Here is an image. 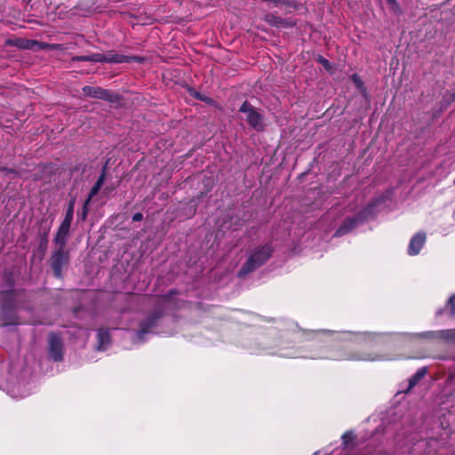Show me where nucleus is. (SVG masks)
<instances>
[{"label": "nucleus", "mask_w": 455, "mask_h": 455, "mask_svg": "<svg viewBox=\"0 0 455 455\" xmlns=\"http://www.w3.org/2000/svg\"><path fill=\"white\" fill-rule=\"evenodd\" d=\"M444 444L445 442L443 440H421L414 444L413 451H418L421 448H425L422 455H433L438 451L440 447H442Z\"/></svg>", "instance_id": "nucleus-8"}, {"label": "nucleus", "mask_w": 455, "mask_h": 455, "mask_svg": "<svg viewBox=\"0 0 455 455\" xmlns=\"http://www.w3.org/2000/svg\"><path fill=\"white\" fill-rule=\"evenodd\" d=\"M49 355L55 362L61 361L63 358V342L56 333H52L49 337Z\"/></svg>", "instance_id": "nucleus-7"}, {"label": "nucleus", "mask_w": 455, "mask_h": 455, "mask_svg": "<svg viewBox=\"0 0 455 455\" xmlns=\"http://www.w3.org/2000/svg\"><path fill=\"white\" fill-rule=\"evenodd\" d=\"M411 336L415 339H419V338L432 339L435 337V333L432 331H425V332L411 334Z\"/></svg>", "instance_id": "nucleus-22"}, {"label": "nucleus", "mask_w": 455, "mask_h": 455, "mask_svg": "<svg viewBox=\"0 0 455 455\" xmlns=\"http://www.w3.org/2000/svg\"><path fill=\"white\" fill-rule=\"evenodd\" d=\"M160 314L156 313L150 315L148 320L140 324V329L135 333L134 339L138 341L143 342L144 336L152 332V329L156 325Z\"/></svg>", "instance_id": "nucleus-9"}, {"label": "nucleus", "mask_w": 455, "mask_h": 455, "mask_svg": "<svg viewBox=\"0 0 455 455\" xmlns=\"http://www.w3.org/2000/svg\"><path fill=\"white\" fill-rule=\"evenodd\" d=\"M448 304L451 307V314L455 315V294L450 298Z\"/></svg>", "instance_id": "nucleus-25"}, {"label": "nucleus", "mask_w": 455, "mask_h": 455, "mask_svg": "<svg viewBox=\"0 0 455 455\" xmlns=\"http://www.w3.org/2000/svg\"><path fill=\"white\" fill-rule=\"evenodd\" d=\"M406 438H407L408 440H412V439H413V438H410V435H407V436H406Z\"/></svg>", "instance_id": "nucleus-34"}, {"label": "nucleus", "mask_w": 455, "mask_h": 455, "mask_svg": "<svg viewBox=\"0 0 455 455\" xmlns=\"http://www.w3.org/2000/svg\"><path fill=\"white\" fill-rule=\"evenodd\" d=\"M453 184H454V186H455V178H454V180H453Z\"/></svg>", "instance_id": "nucleus-36"}, {"label": "nucleus", "mask_w": 455, "mask_h": 455, "mask_svg": "<svg viewBox=\"0 0 455 455\" xmlns=\"http://www.w3.org/2000/svg\"><path fill=\"white\" fill-rule=\"evenodd\" d=\"M72 221L68 220H63L60 226L59 227V229L57 231V234L54 237V243L61 247H65V244L68 240L70 226Z\"/></svg>", "instance_id": "nucleus-11"}, {"label": "nucleus", "mask_w": 455, "mask_h": 455, "mask_svg": "<svg viewBox=\"0 0 455 455\" xmlns=\"http://www.w3.org/2000/svg\"><path fill=\"white\" fill-rule=\"evenodd\" d=\"M2 172H4V175L8 177H14L18 174L17 172L11 169H3Z\"/></svg>", "instance_id": "nucleus-26"}, {"label": "nucleus", "mask_w": 455, "mask_h": 455, "mask_svg": "<svg viewBox=\"0 0 455 455\" xmlns=\"http://www.w3.org/2000/svg\"><path fill=\"white\" fill-rule=\"evenodd\" d=\"M73 60L77 61H91L101 63H130L133 61L142 63L145 61L144 57L118 54L114 51H109L106 53L96 52L89 55L77 56L73 58Z\"/></svg>", "instance_id": "nucleus-2"}, {"label": "nucleus", "mask_w": 455, "mask_h": 455, "mask_svg": "<svg viewBox=\"0 0 455 455\" xmlns=\"http://www.w3.org/2000/svg\"><path fill=\"white\" fill-rule=\"evenodd\" d=\"M83 92L85 95L92 98L101 99L108 101L112 100V93L109 91L100 87L84 86L83 88Z\"/></svg>", "instance_id": "nucleus-12"}, {"label": "nucleus", "mask_w": 455, "mask_h": 455, "mask_svg": "<svg viewBox=\"0 0 455 455\" xmlns=\"http://www.w3.org/2000/svg\"><path fill=\"white\" fill-rule=\"evenodd\" d=\"M0 388L6 391V393L14 399H21L30 395L32 391L31 387L21 386L20 383L18 386H10L6 384V387H0Z\"/></svg>", "instance_id": "nucleus-10"}, {"label": "nucleus", "mask_w": 455, "mask_h": 455, "mask_svg": "<svg viewBox=\"0 0 455 455\" xmlns=\"http://www.w3.org/2000/svg\"><path fill=\"white\" fill-rule=\"evenodd\" d=\"M446 338L455 339V330H449L446 331Z\"/></svg>", "instance_id": "nucleus-28"}, {"label": "nucleus", "mask_w": 455, "mask_h": 455, "mask_svg": "<svg viewBox=\"0 0 455 455\" xmlns=\"http://www.w3.org/2000/svg\"><path fill=\"white\" fill-rule=\"evenodd\" d=\"M278 355L283 357H303L310 359H330V360H347V361H363L376 362L393 360L388 355L377 352L375 348L368 343H361L360 347H355L352 344H347L340 347H321L319 352H310L309 354H302L297 350L286 351V346L280 343Z\"/></svg>", "instance_id": "nucleus-1"}, {"label": "nucleus", "mask_w": 455, "mask_h": 455, "mask_svg": "<svg viewBox=\"0 0 455 455\" xmlns=\"http://www.w3.org/2000/svg\"><path fill=\"white\" fill-rule=\"evenodd\" d=\"M46 243H47V239H46V237H44V239H42L40 245L41 246L46 245Z\"/></svg>", "instance_id": "nucleus-32"}, {"label": "nucleus", "mask_w": 455, "mask_h": 455, "mask_svg": "<svg viewBox=\"0 0 455 455\" xmlns=\"http://www.w3.org/2000/svg\"><path fill=\"white\" fill-rule=\"evenodd\" d=\"M426 243V235L424 233H418L413 235L408 246V253L411 256L419 254V251Z\"/></svg>", "instance_id": "nucleus-13"}, {"label": "nucleus", "mask_w": 455, "mask_h": 455, "mask_svg": "<svg viewBox=\"0 0 455 455\" xmlns=\"http://www.w3.org/2000/svg\"><path fill=\"white\" fill-rule=\"evenodd\" d=\"M343 451H347V454L351 450V443L355 440V435L353 432L347 431L341 435Z\"/></svg>", "instance_id": "nucleus-17"}, {"label": "nucleus", "mask_w": 455, "mask_h": 455, "mask_svg": "<svg viewBox=\"0 0 455 455\" xmlns=\"http://www.w3.org/2000/svg\"><path fill=\"white\" fill-rule=\"evenodd\" d=\"M379 199H375L371 204L368 205L364 210L360 211L353 217H346L342 225L337 229L334 235L335 236H342L350 231H352L355 228L358 226L360 222L363 221V219L367 218V216L373 212V207L377 206L379 204Z\"/></svg>", "instance_id": "nucleus-4"}, {"label": "nucleus", "mask_w": 455, "mask_h": 455, "mask_svg": "<svg viewBox=\"0 0 455 455\" xmlns=\"http://www.w3.org/2000/svg\"><path fill=\"white\" fill-rule=\"evenodd\" d=\"M336 212V209L332 210L331 212H328V218H330L332 214Z\"/></svg>", "instance_id": "nucleus-33"}, {"label": "nucleus", "mask_w": 455, "mask_h": 455, "mask_svg": "<svg viewBox=\"0 0 455 455\" xmlns=\"http://www.w3.org/2000/svg\"><path fill=\"white\" fill-rule=\"evenodd\" d=\"M239 111L245 114V120L251 128L258 132L263 131L264 118L251 104L244 101L240 107Z\"/></svg>", "instance_id": "nucleus-5"}, {"label": "nucleus", "mask_w": 455, "mask_h": 455, "mask_svg": "<svg viewBox=\"0 0 455 455\" xmlns=\"http://www.w3.org/2000/svg\"><path fill=\"white\" fill-rule=\"evenodd\" d=\"M281 17L275 13L269 12L264 16V20L270 26L277 28L280 23Z\"/></svg>", "instance_id": "nucleus-18"}, {"label": "nucleus", "mask_w": 455, "mask_h": 455, "mask_svg": "<svg viewBox=\"0 0 455 455\" xmlns=\"http://www.w3.org/2000/svg\"><path fill=\"white\" fill-rule=\"evenodd\" d=\"M75 204H76V198H72L68 203V206L64 220H68L70 221L73 220Z\"/></svg>", "instance_id": "nucleus-19"}, {"label": "nucleus", "mask_w": 455, "mask_h": 455, "mask_svg": "<svg viewBox=\"0 0 455 455\" xmlns=\"http://www.w3.org/2000/svg\"><path fill=\"white\" fill-rule=\"evenodd\" d=\"M106 173H107V164L102 167L101 173H100V177L98 178L97 181L95 182V184L91 188L87 199L92 200L98 194V192L101 188L102 185L104 184V181L106 179Z\"/></svg>", "instance_id": "nucleus-15"}, {"label": "nucleus", "mask_w": 455, "mask_h": 455, "mask_svg": "<svg viewBox=\"0 0 455 455\" xmlns=\"http://www.w3.org/2000/svg\"><path fill=\"white\" fill-rule=\"evenodd\" d=\"M317 61L321 63L325 69L330 70L331 69V63L328 60L324 59L323 56H318Z\"/></svg>", "instance_id": "nucleus-24"}, {"label": "nucleus", "mask_w": 455, "mask_h": 455, "mask_svg": "<svg viewBox=\"0 0 455 455\" xmlns=\"http://www.w3.org/2000/svg\"><path fill=\"white\" fill-rule=\"evenodd\" d=\"M427 372V367H421L419 368L413 376L409 379V387L408 389L412 388L414 386H416L419 381L426 376Z\"/></svg>", "instance_id": "nucleus-16"}, {"label": "nucleus", "mask_w": 455, "mask_h": 455, "mask_svg": "<svg viewBox=\"0 0 455 455\" xmlns=\"http://www.w3.org/2000/svg\"><path fill=\"white\" fill-rule=\"evenodd\" d=\"M68 261V253L64 251V247L60 248L54 251L51 258V267L54 272L56 277L61 276V271L63 267Z\"/></svg>", "instance_id": "nucleus-6"}, {"label": "nucleus", "mask_w": 455, "mask_h": 455, "mask_svg": "<svg viewBox=\"0 0 455 455\" xmlns=\"http://www.w3.org/2000/svg\"><path fill=\"white\" fill-rule=\"evenodd\" d=\"M295 25L294 20L291 19H280V23L277 28H291Z\"/></svg>", "instance_id": "nucleus-21"}, {"label": "nucleus", "mask_w": 455, "mask_h": 455, "mask_svg": "<svg viewBox=\"0 0 455 455\" xmlns=\"http://www.w3.org/2000/svg\"><path fill=\"white\" fill-rule=\"evenodd\" d=\"M404 433H396L395 436V440H401V436L403 435Z\"/></svg>", "instance_id": "nucleus-31"}, {"label": "nucleus", "mask_w": 455, "mask_h": 455, "mask_svg": "<svg viewBox=\"0 0 455 455\" xmlns=\"http://www.w3.org/2000/svg\"><path fill=\"white\" fill-rule=\"evenodd\" d=\"M352 81L354 82V84H355V86L358 88V89H363V83L362 81V79L360 78V76L356 74H354L352 76Z\"/></svg>", "instance_id": "nucleus-23"}, {"label": "nucleus", "mask_w": 455, "mask_h": 455, "mask_svg": "<svg viewBox=\"0 0 455 455\" xmlns=\"http://www.w3.org/2000/svg\"><path fill=\"white\" fill-rule=\"evenodd\" d=\"M318 454V451H315V453H313V455H317Z\"/></svg>", "instance_id": "nucleus-35"}, {"label": "nucleus", "mask_w": 455, "mask_h": 455, "mask_svg": "<svg viewBox=\"0 0 455 455\" xmlns=\"http://www.w3.org/2000/svg\"><path fill=\"white\" fill-rule=\"evenodd\" d=\"M142 219H143V214L141 212H136L132 216L133 221H140V220H142Z\"/></svg>", "instance_id": "nucleus-27"}, {"label": "nucleus", "mask_w": 455, "mask_h": 455, "mask_svg": "<svg viewBox=\"0 0 455 455\" xmlns=\"http://www.w3.org/2000/svg\"><path fill=\"white\" fill-rule=\"evenodd\" d=\"M28 44H39V43H38V42H36V41H30V42H28ZM40 45H41V48H45V46H46V44H40Z\"/></svg>", "instance_id": "nucleus-30"}, {"label": "nucleus", "mask_w": 455, "mask_h": 455, "mask_svg": "<svg viewBox=\"0 0 455 455\" xmlns=\"http://www.w3.org/2000/svg\"><path fill=\"white\" fill-rule=\"evenodd\" d=\"M91 200L86 199L84 205L81 213L79 214V217L82 220H85L87 218L88 212H89V204Z\"/></svg>", "instance_id": "nucleus-20"}, {"label": "nucleus", "mask_w": 455, "mask_h": 455, "mask_svg": "<svg viewBox=\"0 0 455 455\" xmlns=\"http://www.w3.org/2000/svg\"><path fill=\"white\" fill-rule=\"evenodd\" d=\"M388 4H390L393 8L397 7L398 4L395 0H386Z\"/></svg>", "instance_id": "nucleus-29"}, {"label": "nucleus", "mask_w": 455, "mask_h": 455, "mask_svg": "<svg viewBox=\"0 0 455 455\" xmlns=\"http://www.w3.org/2000/svg\"><path fill=\"white\" fill-rule=\"evenodd\" d=\"M97 349L100 351L106 350L111 343L109 331L108 330L100 329L97 333Z\"/></svg>", "instance_id": "nucleus-14"}, {"label": "nucleus", "mask_w": 455, "mask_h": 455, "mask_svg": "<svg viewBox=\"0 0 455 455\" xmlns=\"http://www.w3.org/2000/svg\"><path fill=\"white\" fill-rule=\"evenodd\" d=\"M272 251V247L269 244H265L257 249L249 256L246 263L239 270L238 275H245L262 266L270 258Z\"/></svg>", "instance_id": "nucleus-3"}]
</instances>
